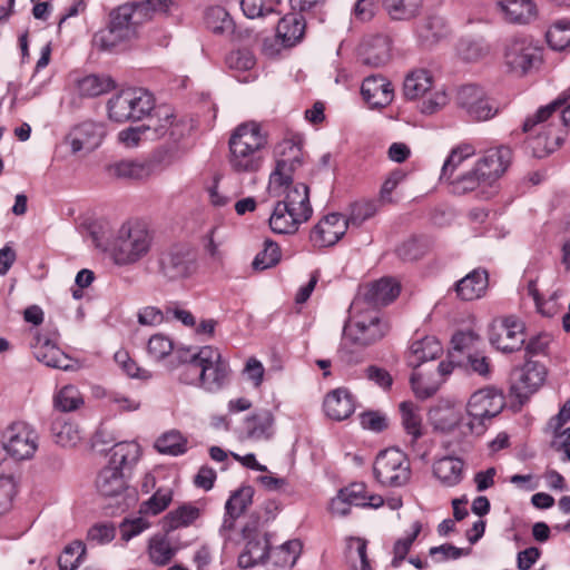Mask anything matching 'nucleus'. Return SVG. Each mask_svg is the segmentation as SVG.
Listing matches in <instances>:
<instances>
[{"instance_id": "50", "label": "nucleus", "mask_w": 570, "mask_h": 570, "mask_svg": "<svg viewBox=\"0 0 570 570\" xmlns=\"http://www.w3.org/2000/svg\"><path fill=\"white\" fill-rule=\"evenodd\" d=\"M546 377L544 367L537 362H528L520 371L519 389L524 393H533L543 383Z\"/></svg>"}, {"instance_id": "52", "label": "nucleus", "mask_w": 570, "mask_h": 570, "mask_svg": "<svg viewBox=\"0 0 570 570\" xmlns=\"http://www.w3.org/2000/svg\"><path fill=\"white\" fill-rule=\"evenodd\" d=\"M527 293L532 297L538 313L544 317H553L558 314L560 305L558 303V292H553L548 299H543L538 286L537 281H530L527 286Z\"/></svg>"}, {"instance_id": "64", "label": "nucleus", "mask_w": 570, "mask_h": 570, "mask_svg": "<svg viewBox=\"0 0 570 570\" xmlns=\"http://www.w3.org/2000/svg\"><path fill=\"white\" fill-rule=\"evenodd\" d=\"M147 351L150 357L160 361L174 351V343L164 334H155L148 341Z\"/></svg>"}, {"instance_id": "7", "label": "nucleus", "mask_w": 570, "mask_h": 570, "mask_svg": "<svg viewBox=\"0 0 570 570\" xmlns=\"http://www.w3.org/2000/svg\"><path fill=\"white\" fill-rule=\"evenodd\" d=\"M503 63L509 72L527 76L542 66L543 48L530 36L512 37L504 45Z\"/></svg>"}, {"instance_id": "17", "label": "nucleus", "mask_w": 570, "mask_h": 570, "mask_svg": "<svg viewBox=\"0 0 570 570\" xmlns=\"http://www.w3.org/2000/svg\"><path fill=\"white\" fill-rule=\"evenodd\" d=\"M105 134L102 124L88 120L73 127L66 136L65 142L70 146L72 154L91 153L100 146Z\"/></svg>"}, {"instance_id": "1", "label": "nucleus", "mask_w": 570, "mask_h": 570, "mask_svg": "<svg viewBox=\"0 0 570 570\" xmlns=\"http://www.w3.org/2000/svg\"><path fill=\"white\" fill-rule=\"evenodd\" d=\"M302 149L293 140H284L275 148L276 165L269 175L268 194L279 197L285 194L279 205L286 206L294 216L309 219L313 208L309 203V189L305 184H292V174L302 165Z\"/></svg>"}, {"instance_id": "28", "label": "nucleus", "mask_w": 570, "mask_h": 570, "mask_svg": "<svg viewBox=\"0 0 570 570\" xmlns=\"http://www.w3.org/2000/svg\"><path fill=\"white\" fill-rule=\"evenodd\" d=\"M324 411L328 417L336 421L350 417L355 411L353 395L344 387L330 392L324 400Z\"/></svg>"}, {"instance_id": "5", "label": "nucleus", "mask_w": 570, "mask_h": 570, "mask_svg": "<svg viewBox=\"0 0 570 570\" xmlns=\"http://www.w3.org/2000/svg\"><path fill=\"white\" fill-rule=\"evenodd\" d=\"M563 101L556 99L549 105L541 107L532 117L523 122V131H534L535 135L529 138V147L534 157L543 158L560 147L564 139V132L560 131L553 124L554 112Z\"/></svg>"}, {"instance_id": "56", "label": "nucleus", "mask_w": 570, "mask_h": 570, "mask_svg": "<svg viewBox=\"0 0 570 570\" xmlns=\"http://www.w3.org/2000/svg\"><path fill=\"white\" fill-rule=\"evenodd\" d=\"M456 52L462 60L476 62L488 56L489 46L481 39H461Z\"/></svg>"}, {"instance_id": "36", "label": "nucleus", "mask_w": 570, "mask_h": 570, "mask_svg": "<svg viewBox=\"0 0 570 570\" xmlns=\"http://www.w3.org/2000/svg\"><path fill=\"white\" fill-rule=\"evenodd\" d=\"M433 88V76L426 69L413 70L405 77L403 83L404 96L410 100L426 96Z\"/></svg>"}, {"instance_id": "40", "label": "nucleus", "mask_w": 570, "mask_h": 570, "mask_svg": "<svg viewBox=\"0 0 570 570\" xmlns=\"http://www.w3.org/2000/svg\"><path fill=\"white\" fill-rule=\"evenodd\" d=\"M177 547L173 541L164 534H155L149 539L148 556L150 561L156 566H166L175 557Z\"/></svg>"}, {"instance_id": "4", "label": "nucleus", "mask_w": 570, "mask_h": 570, "mask_svg": "<svg viewBox=\"0 0 570 570\" xmlns=\"http://www.w3.org/2000/svg\"><path fill=\"white\" fill-rule=\"evenodd\" d=\"M144 20V4L119 6L110 13L108 28L95 35L94 43L100 50L112 51L121 43L134 39Z\"/></svg>"}, {"instance_id": "22", "label": "nucleus", "mask_w": 570, "mask_h": 570, "mask_svg": "<svg viewBox=\"0 0 570 570\" xmlns=\"http://www.w3.org/2000/svg\"><path fill=\"white\" fill-rule=\"evenodd\" d=\"M454 365L451 361H442L435 372L423 374L414 371L411 375V385L414 394L420 399H428L434 395L444 380L453 372Z\"/></svg>"}, {"instance_id": "59", "label": "nucleus", "mask_w": 570, "mask_h": 570, "mask_svg": "<svg viewBox=\"0 0 570 570\" xmlns=\"http://www.w3.org/2000/svg\"><path fill=\"white\" fill-rule=\"evenodd\" d=\"M281 248L277 243L266 239L264 248L255 256L252 265L254 269L264 271L278 264L281 261Z\"/></svg>"}, {"instance_id": "39", "label": "nucleus", "mask_w": 570, "mask_h": 570, "mask_svg": "<svg viewBox=\"0 0 570 570\" xmlns=\"http://www.w3.org/2000/svg\"><path fill=\"white\" fill-rule=\"evenodd\" d=\"M304 31V19L296 13H289L283 17L278 21L276 28L277 37L282 39L285 46H294L298 42L302 39Z\"/></svg>"}, {"instance_id": "29", "label": "nucleus", "mask_w": 570, "mask_h": 570, "mask_svg": "<svg viewBox=\"0 0 570 570\" xmlns=\"http://www.w3.org/2000/svg\"><path fill=\"white\" fill-rule=\"evenodd\" d=\"M176 356L180 364L178 379L180 382L190 385L202 386V367L199 350L193 352L190 348L177 350Z\"/></svg>"}, {"instance_id": "58", "label": "nucleus", "mask_w": 570, "mask_h": 570, "mask_svg": "<svg viewBox=\"0 0 570 570\" xmlns=\"http://www.w3.org/2000/svg\"><path fill=\"white\" fill-rule=\"evenodd\" d=\"M419 110L423 115H434L442 110L450 101L446 90L441 88H433L426 96L421 97Z\"/></svg>"}, {"instance_id": "45", "label": "nucleus", "mask_w": 570, "mask_h": 570, "mask_svg": "<svg viewBox=\"0 0 570 570\" xmlns=\"http://www.w3.org/2000/svg\"><path fill=\"white\" fill-rule=\"evenodd\" d=\"M140 448L136 442H120L111 450L109 465H116L124 471L131 468L139 459Z\"/></svg>"}, {"instance_id": "54", "label": "nucleus", "mask_w": 570, "mask_h": 570, "mask_svg": "<svg viewBox=\"0 0 570 570\" xmlns=\"http://www.w3.org/2000/svg\"><path fill=\"white\" fill-rule=\"evenodd\" d=\"M255 490L250 485H242L234 491L225 503V511L230 515H242L253 502Z\"/></svg>"}, {"instance_id": "49", "label": "nucleus", "mask_w": 570, "mask_h": 570, "mask_svg": "<svg viewBox=\"0 0 570 570\" xmlns=\"http://www.w3.org/2000/svg\"><path fill=\"white\" fill-rule=\"evenodd\" d=\"M346 558L353 570H372L367 558V541L362 538L347 539Z\"/></svg>"}, {"instance_id": "44", "label": "nucleus", "mask_w": 570, "mask_h": 570, "mask_svg": "<svg viewBox=\"0 0 570 570\" xmlns=\"http://www.w3.org/2000/svg\"><path fill=\"white\" fill-rule=\"evenodd\" d=\"M401 422L412 442H416L423 435L422 415L420 409L412 402L400 404Z\"/></svg>"}, {"instance_id": "24", "label": "nucleus", "mask_w": 570, "mask_h": 570, "mask_svg": "<svg viewBox=\"0 0 570 570\" xmlns=\"http://www.w3.org/2000/svg\"><path fill=\"white\" fill-rule=\"evenodd\" d=\"M361 92L364 100L372 108L386 107L394 98V89L391 82L380 75L365 78L361 87Z\"/></svg>"}, {"instance_id": "11", "label": "nucleus", "mask_w": 570, "mask_h": 570, "mask_svg": "<svg viewBox=\"0 0 570 570\" xmlns=\"http://www.w3.org/2000/svg\"><path fill=\"white\" fill-rule=\"evenodd\" d=\"M3 448L16 460H28L38 449L39 435L26 422H13L3 432Z\"/></svg>"}, {"instance_id": "32", "label": "nucleus", "mask_w": 570, "mask_h": 570, "mask_svg": "<svg viewBox=\"0 0 570 570\" xmlns=\"http://www.w3.org/2000/svg\"><path fill=\"white\" fill-rule=\"evenodd\" d=\"M449 29L445 20L439 16L425 18L416 27V37L420 45L424 48H431L448 36Z\"/></svg>"}, {"instance_id": "6", "label": "nucleus", "mask_w": 570, "mask_h": 570, "mask_svg": "<svg viewBox=\"0 0 570 570\" xmlns=\"http://www.w3.org/2000/svg\"><path fill=\"white\" fill-rule=\"evenodd\" d=\"M153 243V236L145 225L128 222L120 226L109 244V254L118 266L137 263L145 257Z\"/></svg>"}, {"instance_id": "46", "label": "nucleus", "mask_w": 570, "mask_h": 570, "mask_svg": "<svg viewBox=\"0 0 570 570\" xmlns=\"http://www.w3.org/2000/svg\"><path fill=\"white\" fill-rule=\"evenodd\" d=\"M116 87L114 79L107 75H88L78 81L81 96L97 97L109 92Z\"/></svg>"}, {"instance_id": "16", "label": "nucleus", "mask_w": 570, "mask_h": 570, "mask_svg": "<svg viewBox=\"0 0 570 570\" xmlns=\"http://www.w3.org/2000/svg\"><path fill=\"white\" fill-rule=\"evenodd\" d=\"M195 269V258L185 247L174 246L159 256V272L169 281L187 278Z\"/></svg>"}, {"instance_id": "2", "label": "nucleus", "mask_w": 570, "mask_h": 570, "mask_svg": "<svg viewBox=\"0 0 570 570\" xmlns=\"http://www.w3.org/2000/svg\"><path fill=\"white\" fill-rule=\"evenodd\" d=\"M390 322L375 308H353L343 328L340 357L346 364L361 362L357 351L370 347L382 341L390 332Z\"/></svg>"}, {"instance_id": "35", "label": "nucleus", "mask_w": 570, "mask_h": 570, "mask_svg": "<svg viewBox=\"0 0 570 570\" xmlns=\"http://www.w3.org/2000/svg\"><path fill=\"white\" fill-rule=\"evenodd\" d=\"M295 212H291L286 206L275 204L269 217V227L275 234L292 235L295 234L303 223L307 219L301 216H294Z\"/></svg>"}, {"instance_id": "10", "label": "nucleus", "mask_w": 570, "mask_h": 570, "mask_svg": "<svg viewBox=\"0 0 570 570\" xmlns=\"http://www.w3.org/2000/svg\"><path fill=\"white\" fill-rule=\"evenodd\" d=\"M373 471L375 479L385 487L405 485L411 478V464L407 455L395 448L379 453Z\"/></svg>"}, {"instance_id": "23", "label": "nucleus", "mask_w": 570, "mask_h": 570, "mask_svg": "<svg viewBox=\"0 0 570 570\" xmlns=\"http://www.w3.org/2000/svg\"><path fill=\"white\" fill-rule=\"evenodd\" d=\"M157 156L149 159H124L108 167L111 176L124 179H146L156 174L160 168Z\"/></svg>"}, {"instance_id": "33", "label": "nucleus", "mask_w": 570, "mask_h": 570, "mask_svg": "<svg viewBox=\"0 0 570 570\" xmlns=\"http://www.w3.org/2000/svg\"><path fill=\"white\" fill-rule=\"evenodd\" d=\"M96 488L104 497H117L127 489L124 471L116 465L105 466L98 474Z\"/></svg>"}, {"instance_id": "38", "label": "nucleus", "mask_w": 570, "mask_h": 570, "mask_svg": "<svg viewBox=\"0 0 570 570\" xmlns=\"http://www.w3.org/2000/svg\"><path fill=\"white\" fill-rule=\"evenodd\" d=\"M451 185V190L456 195H464L473 190H480L482 196L488 197L485 188L490 187L485 183V178L481 177V173L474 166L471 170H468L456 177L448 179Z\"/></svg>"}, {"instance_id": "63", "label": "nucleus", "mask_w": 570, "mask_h": 570, "mask_svg": "<svg viewBox=\"0 0 570 570\" xmlns=\"http://www.w3.org/2000/svg\"><path fill=\"white\" fill-rule=\"evenodd\" d=\"M171 500L173 491L170 489H159L147 501L140 504L139 512L156 515L163 512Z\"/></svg>"}, {"instance_id": "9", "label": "nucleus", "mask_w": 570, "mask_h": 570, "mask_svg": "<svg viewBox=\"0 0 570 570\" xmlns=\"http://www.w3.org/2000/svg\"><path fill=\"white\" fill-rule=\"evenodd\" d=\"M504 407V397L494 387H484L475 391L466 403L468 422L465 429L472 434H482L485 421L497 416Z\"/></svg>"}, {"instance_id": "18", "label": "nucleus", "mask_w": 570, "mask_h": 570, "mask_svg": "<svg viewBox=\"0 0 570 570\" xmlns=\"http://www.w3.org/2000/svg\"><path fill=\"white\" fill-rule=\"evenodd\" d=\"M35 357L48 367L72 371L76 368L75 362L47 335L37 334L31 344Z\"/></svg>"}, {"instance_id": "57", "label": "nucleus", "mask_w": 570, "mask_h": 570, "mask_svg": "<svg viewBox=\"0 0 570 570\" xmlns=\"http://www.w3.org/2000/svg\"><path fill=\"white\" fill-rule=\"evenodd\" d=\"M547 41L551 49L561 51L570 48V21L554 22L547 31Z\"/></svg>"}, {"instance_id": "19", "label": "nucleus", "mask_w": 570, "mask_h": 570, "mask_svg": "<svg viewBox=\"0 0 570 570\" xmlns=\"http://www.w3.org/2000/svg\"><path fill=\"white\" fill-rule=\"evenodd\" d=\"M347 227L348 220L341 214H328L314 226L311 240L317 247L333 246L346 233Z\"/></svg>"}, {"instance_id": "41", "label": "nucleus", "mask_w": 570, "mask_h": 570, "mask_svg": "<svg viewBox=\"0 0 570 570\" xmlns=\"http://www.w3.org/2000/svg\"><path fill=\"white\" fill-rule=\"evenodd\" d=\"M342 498H345L352 505L362 508H379L383 505L384 500L379 494H367L366 485L362 482H355L342 489Z\"/></svg>"}, {"instance_id": "27", "label": "nucleus", "mask_w": 570, "mask_h": 570, "mask_svg": "<svg viewBox=\"0 0 570 570\" xmlns=\"http://www.w3.org/2000/svg\"><path fill=\"white\" fill-rule=\"evenodd\" d=\"M269 541L266 534L255 532L247 535L244 550L238 557V566L244 569L265 562L269 556Z\"/></svg>"}, {"instance_id": "55", "label": "nucleus", "mask_w": 570, "mask_h": 570, "mask_svg": "<svg viewBox=\"0 0 570 570\" xmlns=\"http://www.w3.org/2000/svg\"><path fill=\"white\" fill-rule=\"evenodd\" d=\"M83 404V399L79 390L73 385H66L60 389L55 397V409L60 412H72L78 410Z\"/></svg>"}, {"instance_id": "13", "label": "nucleus", "mask_w": 570, "mask_h": 570, "mask_svg": "<svg viewBox=\"0 0 570 570\" xmlns=\"http://www.w3.org/2000/svg\"><path fill=\"white\" fill-rule=\"evenodd\" d=\"M400 284L391 277H383L360 287L353 299V308H375L386 306L400 294Z\"/></svg>"}, {"instance_id": "8", "label": "nucleus", "mask_w": 570, "mask_h": 570, "mask_svg": "<svg viewBox=\"0 0 570 570\" xmlns=\"http://www.w3.org/2000/svg\"><path fill=\"white\" fill-rule=\"evenodd\" d=\"M154 106L150 92L141 88H127L108 100V117L115 122L136 121L148 115Z\"/></svg>"}, {"instance_id": "31", "label": "nucleus", "mask_w": 570, "mask_h": 570, "mask_svg": "<svg viewBox=\"0 0 570 570\" xmlns=\"http://www.w3.org/2000/svg\"><path fill=\"white\" fill-rule=\"evenodd\" d=\"M433 474L444 487H454L463 479L464 462L455 456L441 458L433 464Z\"/></svg>"}, {"instance_id": "34", "label": "nucleus", "mask_w": 570, "mask_h": 570, "mask_svg": "<svg viewBox=\"0 0 570 570\" xmlns=\"http://www.w3.org/2000/svg\"><path fill=\"white\" fill-rule=\"evenodd\" d=\"M158 120L150 119L148 139H158L168 136L173 141L179 140L183 136V125L176 121V117L169 110H158Z\"/></svg>"}, {"instance_id": "37", "label": "nucleus", "mask_w": 570, "mask_h": 570, "mask_svg": "<svg viewBox=\"0 0 570 570\" xmlns=\"http://www.w3.org/2000/svg\"><path fill=\"white\" fill-rule=\"evenodd\" d=\"M495 6L502 18L511 23L528 22L535 9L531 0H501Z\"/></svg>"}, {"instance_id": "30", "label": "nucleus", "mask_w": 570, "mask_h": 570, "mask_svg": "<svg viewBox=\"0 0 570 570\" xmlns=\"http://www.w3.org/2000/svg\"><path fill=\"white\" fill-rule=\"evenodd\" d=\"M488 288V273L484 269H474L455 284L458 297L463 301L480 298Z\"/></svg>"}, {"instance_id": "62", "label": "nucleus", "mask_w": 570, "mask_h": 570, "mask_svg": "<svg viewBox=\"0 0 570 570\" xmlns=\"http://www.w3.org/2000/svg\"><path fill=\"white\" fill-rule=\"evenodd\" d=\"M281 0H242L240 7L247 18H262L277 11Z\"/></svg>"}, {"instance_id": "61", "label": "nucleus", "mask_w": 570, "mask_h": 570, "mask_svg": "<svg viewBox=\"0 0 570 570\" xmlns=\"http://www.w3.org/2000/svg\"><path fill=\"white\" fill-rule=\"evenodd\" d=\"M18 493V483L12 475H0V517L11 511Z\"/></svg>"}, {"instance_id": "51", "label": "nucleus", "mask_w": 570, "mask_h": 570, "mask_svg": "<svg viewBox=\"0 0 570 570\" xmlns=\"http://www.w3.org/2000/svg\"><path fill=\"white\" fill-rule=\"evenodd\" d=\"M475 154V149L470 144H462L450 153L446 160L443 164L441 171V179L448 180L451 179L454 175V171L462 165L464 160L472 157Z\"/></svg>"}, {"instance_id": "3", "label": "nucleus", "mask_w": 570, "mask_h": 570, "mask_svg": "<svg viewBox=\"0 0 570 570\" xmlns=\"http://www.w3.org/2000/svg\"><path fill=\"white\" fill-rule=\"evenodd\" d=\"M267 136L256 122L242 124L228 140V165L237 174H255L266 158Z\"/></svg>"}, {"instance_id": "25", "label": "nucleus", "mask_w": 570, "mask_h": 570, "mask_svg": "<svg viewBox=\"0 0 570 570\" xmlns=\"http://www.w3.org/2000/svg\"><path fill=\"white\" fill-rule=\"evenodd\" d=\"M274 425L273 413L269 410H259L245 417L243 432L252 441H268L275 433Z\"/></svg>"}, {"instance_id": "21", "label": "nucleus", "mask_w": 570, "mask_h": 570, "mask_svg": "<svg viewBox=\"0 0 570 570\" xmlns=\"http://www.w3.org/2000/svg\"><path fill=\"white\" fill-rule=\"evenodd\" d=\"M429 420L434 430L442 433H450L455 429H461L464 434L468 433L461 407L451 401H440L434 405L429 411Z\"/></svg>"}, {"instance_id": "48", "label": "nucleus", "mask_w": 570, "mask_h": 570, "mask_svg": "<svg viewBox=\"0 0 570 570\" xmlns=\"http://www.w3.org/2000/svg\"><path fill=\"white\" fill-rule=\"evenodd\" d=\"M51 433L55 442L63 448L75 446L81 439L78 426L62 417L53 420L51 424Z\"/></svg>"}, {"instance_id": "20", "label": "nucleus", "mask_w": 570, "mask_h": 570, "mask_svg": "<svg viewBox=\"0 0 570 570\" xmlns=\"http://www.w3.org/2000/svg\"><path fill=\"white\" fill-rule=\"evenodd\" d=\"M512 150L507 146L491 148L475 164L481 177L485 178L487 185H492L504 174L511 164Z\"/></svg>"}, {"instance_id": "15", "label": "nucleus", "mask_w": 570, "mask_h": 570, "mask_svg": "<svg viewBox=\"0 0 570 570\" xmlns=\"http://www.w3.org/2000/svg\"><path fill=\"white\" fill-rule=\"evenodd\" d=\"M202 367V387L207 391H217L226 382L229 374L228 363L222 357L218 348L203 346L199 348Z\"/></svg>"}, {"instance_id": "43", "label": "nucleus", "mask_w": 570, "mask_h": 570, "mask_svg": "<svg viewBox=\"0 0 570 570\" xmlns=\"http://www.w3.org/2000/svg\"><path fill=\"white\" fill-rule=\"evenodd\" d=\"M200 515L197 507L185 503L177 509L170 511L163 520V529L167 532L174 531L181 527L190 525Z\"/></svg>"}, {"instance_id": "26", "label": "nucleus", "mask_w": 570, "mask_h": 570, "mask_svg": "<svg viewBox=\"0 0 570 570\" xmlns=\"http://www.w3.org/2000/svg\"><path fill=\"white\" fill-rule=\"evenodd\" d=\"M443 347L434 336H425L413 342L407 352V364L417 371L424 363L441 356Z\"/></svg>"}, {"instance_id": "14", "label": "nucleus", "mask_w": 570, "mask_h": 570, "mask_svg": "<svg viewBox=\"0 0 570 570\" xmlns=\"http://www.w3.org/2000/svg\"><path fill=\"white\" fill-rule=\"evenodd\" d=\"M490 343L504 353L519 351L524 344V325L515 317L494 320L489 332Z\"/></svg>"}, {"instance_id": "60", "label": "nucleus", "mask_w": 570, "mask_h": 570, "mask_svg": "<svg viewBox=\"0 0 570 570\" xmlns=\"http://www.w3.org/2000/svg\"><path fill=\"white\" fill-rule=\"evenodd\" d=\"M86 553V547L81 541H73L65 548L58 559L60 570H76Z\"/></svg>"}, {"instance_id": "47", "label": "nucleus", "mask_w": 570, "mask_h": 570, "mask_svg": "<svg viewBox=\"0 0 570 570\" xmlns=\"http://www.w3.org/2000/svg\"><path fill=\"white\" fill-rule=\"evenodd\" d=\"M303 549V544L299 540H288L276 548L272 553L271 558L276 567L281 570L291 569L296 560L298 559Z\"/></svg>"}, {"instance_id": "12", "label": "nucleus", "mask_w": 570, "mask_h": 570, "mask_svg": "<svg viewBox=\"0 0 570 570\" xmlns=\"http://www.w3.org/2000/svg\"><path fill=\"white\" fill-rule=\"evenodd\" d=\"M455 102L465 115L475 121H484L498 114V108L476 85H465L458 89Z\"/></svg>"}, {"instance_id": "42", "label": "nucleus", "mask_w": 570, "mask_h": 570, "mask_svg": "<svg viewBox=\"0 0 570 570\" xmlns=\"http://www.w3.org/2000/svg\"><path fill=\"white\" fill-rule=\"evenodd\" d=\"M423 0H383V8L392 20L409 21L415 18Z\"/></svg>"}, {"instance_id": "53", "label": "nucleus", "mask_w": 570, "mask_h": 570, "mask_svg": "<svg viewBox=\"0 0 570 570\" xmlns=\"http://www.w3.org/2000/svg\"><path fill=\"white\" fill-rule=\"evenodd\" d=\"M187 441L178 431H169L159 436L155 448L159 453L177 456L187 451Z\"/></svg>"}]
</instances>
